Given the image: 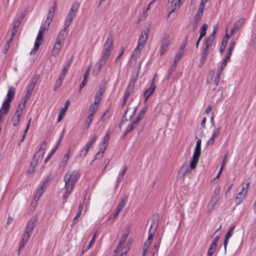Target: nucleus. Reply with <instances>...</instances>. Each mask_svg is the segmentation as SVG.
Listing matches in <instances>:
<instances>
[{
	"label": "nucleus",
	"instance_id": "nucleus-1",
	"mask_svg": "<svg viewBox=\"0 0 256 256\" xmlns=\"http://www.w3.org/2000/svg\"><path fill=\"white\" fill-rule=\"evenodd\" d=\"M113 36L110 34L108 36L106 42H104L103 46V48L101 52L102 56L100 58L106 61L107 60L111 53V49L113 46Z\"/></svg>",
	"mask_w": 256,
	"mask_h": 256
},
{
	"label": "nucleus",
	"instance_id": "nucleus-2",
	"mask_svg": "<svg viewBox=\"0 0 256 256\" xmlns=\"http://www.w3.org/2000/svg\"><path fill=\"white\" fill-rule=\"evenodd\" d=\"M15 94V88L12 86L8 88L6 98L4 101L0 110L4 114H6L9 111L10 102H12Z\"/></svg>",
	"mask_w": 256,
	"mask_h": 256
},
{
	"label": "nucleus",
	"instance_id": "nucleus-3",
	"mask_svg": "<svg viewBox=\"0 0 256 256\" xmlns=\"http://www.w3.org/2000/svg\"><path fill=\"white\" fill-rule=\"evenodd\" d=\"M218 26L215 24L214 26V30L212 34H210L208 38H207L204 42V45L202 48V54H208V48L212 46L213 42L214 40L215 34L216 33V30Z\"/></svg>",
	"mask_w": 256,
	"mask_h": 256
},
{
	"label": "nucleus",
	"instance_id": "nucleus-4",
	"mask_svg": "<svg viewBox=\"0 0 256 256\" xmlns=\"http://www.w3.org/2000/svg\"><path fill=\"white\" fill-rule=\"evenodd\" d=\"M80 4V3L78 2H74L72 4L70 9L66 16L64 22V26H66V28H68L70 26L72 20L76 16V12L79 8Z\"/></svg>",
	"mask_w": 256,
	"mask_h": 256
},
{
	"label": "nucleus",
	"instance_id": "nucleus-5",
	"mask_svg": "<svg viewBox=\"0 0 256 256\" xmlns=\"http://www.w3.org/2000/svg\"><path fill=\"white\" fill-rule=\"evenodd\" d=\"M200 146L201 140L200 138H198L196 143V146L192 156V158L190 162V168L192 169H195L198 163L201 154Z\"/></svg>",
	"mask_w": 256,
	"mask_h": 256
},
{
	"label": "nucleus",
	"instance_id": "nucleus-6",
	"mask_svg": "<svg viewBox=\"0 0 256 256\" xmlns=\"http://www.w3.org/2000/svg\"><path fill=\"white\" fill-rule=\"evenodd\" d=\"M37 221V216H34L28 222L22 236L30 238L33 232L34 228L36 226Z\"/></svg>",
	"mask_w": 256,
	"mask_h": 256
},
{
	"label": "nucleus",
	"instance_id": "nucleus-7",
	"mask_svg": "<svg viewBox=\"0 0 256 256\" xmlns=\"http://www.w3.org/2000/svg\"><path fill=\"white\" fill-rule=\"evenodd\" d=\"M72 174L71 172H66L65 176H64V189L66 190V192H64L62 198L64 200V202H65L66 199L70 196V194L73 190L74 186H70V180L72 178Z\"/></svg>",
	"mask_w": 256,
	"mask_h": 256
},
{
	"label": "nucleus",
	"instance_id": "nucleus-8",
	"mask_svg": "<svg viewBox=\"0 0 256 256\" xmlns=\"http://www.w3.org/2000/svg\"><path fill=\"white\" fill-rule=\"evenodd\" d=\"M38 76L35 75L34 78L30 82L28 87L27 92L24 98V100H23L22 104H25L26 101L30 98L38 82Z\"/></svg>",
	"mask_w": 256,
	"mask_h": 256
},
{
	"label": "nucleus",
	"instance_id": "nucleus-9",
	"mask_svg": "<svg viewBox=\"0 0 256 256\" xmlns=\"http://www.w3.org/2000/svg\"><path fill=\"white\" fill-rule=\"evenodd\" d=\"M25 106L26 105L24 104H22V105H21L20 104H19L18 106V109L16 110L12 118V122L14 126H16L18 125L20 120V116H22V110L24 108Z\"/></svg>",
	"mask_w": 256,
	"mask_h": 256
},
{
	"label": "nucleus",
	"instance_id": "nucleus-10",
	"mask_svg": "<svg viewBox=\"0 0 256 256\" xmlns=\"http://www.w3.org/2000/svg\"><path fill=\"white\" fill-rule=\"evenodd\" d=\"M170 44V37L167 34H165L162 40L160 46V54L163 55L168 51Z\"/></svg>",
	"mask_w": 256,
	"mask_h": 256
},
{
	"label": "nucleus",
	"instance_id": "nucleus-11",
	"mask_svg": "<svg viewBox=\"0 0 256 256\" xmlns=\"http://www.w3.org/2000/svg\"><path fill=\"white\" fill-rule=\"evenodd\" d=\"M44 152L42 150H38L36 154L34 156L33 160L30 163L31 167L32 168V172H34V168L37 166L38 163L42 162Z\"/></svg>",
	"mask_w": 256,
	"mask_h": 256
},
{
	"label": "nucleus",
	"instance_id": "nucleus-12",
	"mask_svg": "<svg viewBox=\"0 0 256 256\" xmlns=\"http://www.w3.org/2000/svg\"><path fill=\"white\" fill-rule=\"evenodd\" d=\"M159 220L160 216L158 214H155L152 215L151 226L149 230L156 232L158 226Z\"/></svg>",
	"mask_w": 256,
	"mask_h": 256
},
{
	"label": "nucleus",
	"instance_id": "nucleus-13",
	"mask_svg": "<svg viewBox=\"0 0 256 256\" xmlns=\"http://www.w3.org/2000/svg\"><path fill=\"white\" fill-rule=\"evenodd\" d=\"M63 45V43L56 41L51 52L52 56L55 57L57 56L59 54Z\"/></svg>",
	"mask_w": 256,
	"mask_h": 256
},
{
	"label": "nucleus",
	"instance_id": "nucleus-14",
	"mask_svg": "<svg viewBox=\"0 0 256 256\" xmlns=\"http://www.w3.org/2000/svg\"><path fill=\"white\" fill-rule=\"evenodd\" d=\"M67 172H71V174H72V178L70 180V184L73 186H75L76 183L77 182L78 179L79 178L80 176V173L78 171L73 172V171H70V170L68 171Z\"/></svg>",
	"mask_w": 256,
	"mask_h": 256
},
{
	"label": "nucleus",
	"instance_id": "nucleus-15",
	"mask_svg": "<svg viewBox=\"0 0 256 256\" xmlns=\"http://www.w3.org/2000/svg\"><path fill=\"white\" fill-rule=\"evenodd\" d=\"M236 45V42H230L229 45V47L227 52V54L226 56L224 58V62L222 64H224L225 66L226 65V64L230 58V57L232 55V52L234 48V46Z\"/></svg>",
	"mask_w": 256,
	"mask_h": 256
},
{
	"label": "nucleus",
	"instance_id": "nucleus-16",
	"mask_svg": "<svg viewBox=\"0 0 256 256\" xmlns=\"http://www.w3.org/2000/svg\"><path fill=\"white\" fill-rule=\"evenodd\" d=\"M67 28H66V26H64V29L60 32L56 41L64 44V41L67 37L68 34Z\"/></svg>",
	"mask_w": 256,
	"mask_h": 256
},
{
	"label": "nucleus",
	"instance_id": "nucleus-17",
	"mask_svg": "<svg viewBox=\"0 0 256 256\" xmlns=\"http://www.w3.org/2000/svg\"><path fill=\"white\" fill-rule=\"evenodd\" d=\"M104 91L105 89L102 86L100 87L98 91L95 94L94 104H98Z\"/></svg>",
	"mask_w": 256,
	"mask_h": 256
},
{
	"label": "nucleus",
	"instance_id": "nucleus-18",
	"mask_svg": "<svg viewBox=\"0 0 256 256\" xmlns=\"http://www.w3.org/2000/svg\"><path fill=\"white\" fill-rule=\"evenodd\" d=\"M106 61L101 58L99 60L98 65L96 66L92 70V74L94 76H97L98 74L102 69V67L106 64Z\"/></svg>",
	"mask_w": 256,
	"mask_h": 256
},
{
	"label": "nucleus",
	"instance_id": "nucleus-19",
	"mask_svg": "<svg viewBox=\"0 0 256 256\" xmlns=\"http://www.w3.org/2000/svg\"><path fill=\"white\" fill-rule=\"evenodd\" d=\"M149 32V30L147 31L145 30L144 33H142L140 36L138 40V45H140V46L144 47V44L148 38V34Z\"/></svg>",
	"mask_w": 256,
	"mask_h": 256
},
{
	"label": "nucleus",
	"instance_id": "nucleus-20",
	"mask_svg": "<svg viewBox=\"0 0 256 256\" xmlns=\"http://www.w3.org/2000/svg\"><path fill=\"white\" fill-rule=\"evenodd\" d=\"M138 71L137 70H134L130 76V80L128 86L134 88V84L138 78Z\"/></svg>",
	"mask_w": 256,
	"mask_h": 256
},
{
	"label": "nucleus",
	"instance_id": "nucleus-21",
	"mask_svg": "<svg viewBox=\"0 0 256 256\" xmlns=\"http://www.w3.org/2000/svg\"><path fill=\"white\" fill-rule=\"evenodd\" d=\"M204 8V6H203L201 5L199 6L198 10L196 12V14L195 16L194 20V23L196 24H198L202 16Z\"/></svg>",
	"mask_w": 256,
	"mask_h": 256
},
{
	"label": "nucleus",
	"instance_id": "nucleus-22",
	"mask_svg": "<svg viewBox=\"0 0 256 256\" xmlns=\"http://www.w3.org/2000/svg\"><path fill=\"white\" fill-rule=\"evenodd\" d=\"M244 190V188L243 187L242 190L238 192V194L235 198L234 202L236 205L239 204L241 203V202L244 199L245 196L246 195V191L245 192H243Z\"/></svg>",
	"mask_w": 256,
	"mask_h": 256
},
{
	"label": "nucleus",
	"instance_id": "nucleus-23",
	"mask_svg": "<svg viewBox=\"0 0 256 256\" xmlns=\"http://www.w3.org/2000/svg\"><path fill=\"white\" fill-rule=\"evenodd\" d=\"M156 88V86H150L149 88H146L144 93V97L145 98V102L147 101L148 98L151 96L154 93Z\"/></svg>",
	"mask_w": 256,
	"mask_h": 256
},
{
	"label": "nucleus",
	"instance_id": "nucleus-24",
	"mask_svg": "<svg viewBox=\"0 0 256 256\" xmlns=\"http://www.w3.org/2000/svg\"><path fill=\"white\" fill-rule=\"evenodd\" d=\"M221 130V126H219L216 129L214 132L213 134L211 136V138H210V140L208 142V144H212L216 136H218L220 133V130Z\"/></svg>",
	"mask_w": 256,
	"mask_h": 256
},
{
	"label": "nucleus",
	"instance_id": "nucleus-25",
	"mask_svg": "<svg viewBox=\"0 0 256 256\" xmlns=\"http://www.w3.org/2000/svg\"><path fill=\"white\" fill-rule=\"evenodd\" d=\"M143 47L140 45H138L136 48L133 51V54L132 56V60L136 61L138 57L140 56V52Z\"/></svg>",
	"mask_w": 256,
	"mask_h": 256
},
{
	"label": "nucleus",
	"instance_id": "nucleus-26",
	"mask_svg": "<svg viewBox=\"0 0 256 256\" xmlns=\"http://www.w3.org/2000/svg\"><path fill=\"white\" fill-rule=\"evenodd\" d=\"M246 22V19L244 18H240L238 20L236 21L234 24V27L236 30L238 31L242 28L244 26Z\"/></svg>",
	"mask_w": 256,
	"mask_h": 256
},
{
	"label": "nucleus",
	"instance_id": "nucleus-27",
	"mask_svg": "<svg viewBox=\"0 0 256 256\" xmlns=\"http://www.w3.org/2000/svg\"><path fill=\"white\" fill-rule=\"evenodd\" d=\"M154 234V232H150V230H149L148 238L146 242H145V243L144 244V248L148 249V248H149L152 243Z\"/></svg>",
	"mask_w": 256,
	"mask_h": 256
},
{
	"label": "nucleus",
	"instance_id": "nucleus-28",
	"mask_svg": "<svg viewBox=\"0 0 256 256\" xmlns=\"http://www.w3.org/2000/svg\"><path fill=\"white\" fill-rule=\"evenodd\" d=\"M90 71V68H89L87 70L84 72V78L82 83L80 84V92L81 91L82 88L85 86L88 82V78Z\"/></svg>",
	"mask_w": 256,
	"mask_h": 256
},
{
	"label": "nucleus",
	"instance_id": "nucleus-29",
	"mask_svg": "<svg viewBox=\"0 0 256 256\" xmlns=\"http://www.w3.org/2000/svg\"><path fill=\"white\" fill-rule=\"evenodd\" d=\"M220 186L216 187L214 190V194L210 200V202H212L213 205H214L218 201V198L217 196L220 194Z\"/></svg>",
	"mask_w": 256,
	"mask_h": 256
},
{
	"label": "nucleus",
	"instance_id": "nucleus-30",
	"mask_svg": "<svg viewBox=\"0 0 256 256\" xmlns=\"http://www.w3.org/2000/svg\"><path fill=\"white\" fill-rule=\"evenodd\" d=\"M147 108H148V107L146 106H145L144 108H142L140 110V111L138 113L136 118L134 120V124H138L140 120L142 118L143 116L146 114Z\"/></svg>",
	"mask_w": 256,
	"mask_h": 256
},
{
	"label": "nucleus",
	"instance_id": "nucleus-31",
	"mask_svg": "<svg viewBox=\"0 0 256 256\" xmlns=\"http://www.w3.org/2000/svg\"><path fill=\"white\" fill-rule=\"evenodd\" d=\"M82 210H83V204L80 203L78 205L77 214L72 220V222L73 225L75 224L77 222L78 218L80 217V216L81 215Z\"/></svg>",
	"mask_w": 256,
	"mask_h": 256
},
{
	"label": "nucleus",
	"instance_id": "nucleus-32",
	"mask_svg": "<svg viewBox=\"0 0 256 256\" xmlns=\"http://www.w3.org/2000/svg\"><path fill=\"white\" fill-rule=\"evenodd\" d=\"M190 168V166L189 167V166L186 164H184L180 170V173L182 174V176H184V175H186L187 174H190L191 172V170H192Z\"/></svg>",
	"mask_w": 256,
	"mask_h": 256
},
{
	"label": "nucleus",
	"instance_id": "nucleus-33",
	"mask_svg": "<svg viewBox=\"0 0 256 256\" xmlns=\"http://www.w3.org/2000/svg\"><path fill=\"white\" fill-rule=\"evenodd\" d=\"M183 2H182V0H181V2H178V0H177L173 4H170L171 10L168 14V16L172 12L178 10L180 8V6L181 4Z\"/></svg>",
	"mask_w": 256,
	"mask_h": 256
},
{
	"label": "nucleus",
	"instance_id": "nucleus-34",
	"mask_svg": "<svg viewBox=\"0 0 256 256\" xmlns=\"http://www.w3.org/2000/svg\"><path fill=\"white\" fill-rule=\"evenodd\" d=\"M98 108V104H92L90 106V110L88 111V115L91 116L92 117L94 116L96 110Z\"/></svg>",
	"mask_w": 256,
	"mask_h": 256
},
{
	"label": "nucleus",
	"instance_id": "nucleus-35",
	"mask_svg": "<svg viewBox=\"0 0 256 256\" xmlns=\"http://www.w3.org/2000/svg\"><path fill=\"white\" fill-rule=\"evenodd\" d=\"M94 119V117L88 115L86 118L84 123V124L83 128L84 130H88L92 123V120Z\"/></svg>",
	"mask_w": 256,
	"mask_h": 256
},
{
	"label": "nucleus",
	"instance_id": "nucleus-36",
	"mask_svg": "<svg viewBox=\"0 0 256 256\" xmlns=\"http://www.w3.org/2000/svg\"><path fill=\"white\" fill-rule=\"evenodd\" d=\"M161 240H162V237L160 236H156L154 244L153 246V248H155V250H158L160 246L161 243Z\"/></svg>",
	"mask_w": 256,
	"mask_h": 256
},
{
	"label": "nucleus",
	"instance_id": "nucleus-37",
	"mask_svg": "<svg viewBox=\"0 0 256 256\" xmlns=\"http://www.w3.org/2000/svg\"><path fill=\"white\" fill-rule=\"evenodd\" d=\"M42 40H37V39L36 38L34 48L30 52V54H32L33 53L34 54L38 50L40 45L42 44Z\"/></svg>",
	"mask_w": 256,
	"mask_h": 256
},
{
	"label": "nucleus",
	"instance_id": "nucleus-38",
	"mask_svg": "<svg viewBox=\"0 0 256 256\" xmlns=\"http://www.w3.org/2000/svg\"><path fill=\"white\" fill-rule=\"evenodd\" d=\"M216 248V246L214 245H212V244H210V246L208 249L206 256H212V254L215 252Z\"/></svg>",
	"mask_w": 256,
	"mask_h": 256
},
{
	"label": "nucleus",
	"instance_id": "nucleus-39",
	"mask_svg": "<svg viewBox=\"0 0 256 256\" xmlns=\"http://www.w3.org/2000/svg\"><path fill=\"white\" fill-rule=\"evenodd\" d=\"M96 236V233H95L94 234V236H92V238L91 240L89 242L88 246L86 247L84 250V249L82 250V253H84V252H86L88 249H90L91 247L92 246L95 242Z\"/></svg>",
	"mask_w": 256,
	"mask_h": 256
},
{
	"label": "nucleus",
	"instance_id": "nucleus-40",
	"mask_svg": "<svg viewBox=\"0 0 256 256\" xmlns=\"http://www.w3.org/2000/svg\"><path fill=\"white\" fill-rule=\"evenodd\" d=\"M66 111V110L62 108L58 112V122H60L62 120Z\"/></svg>",
	"mask_w": 256,
	"mask_h": 256
},
{
	"label": "nucleus",
	"instance_id": "nucleus-41",
	"mask_svg": "<svg viewBox=\"0 0 256 256\" xmlns=\"http://www.w3.org/2000/svg\"><path fill=\"white\" fill-rule=\"evenodd\" d=\"M235 228V226L234 225H232L230 226V230H228V232L226 233V238L230 239V238L232 236L234 233V230Z\"/></svg>",
	"mask_w": 256,
	"mask_h": 256
},
{
	"label": "nucleus",
	"instance_id": "nucleus-42",
	"mask_svg": "<svg viewBox=\"0 0 256 256\" xmlns=\"http://www.w3.org/2000/svg\"><path fill=\"white\" fill-rule=\"evenodd\" d=\"M182 54L183 52H182V50H178V53L175 55L174 61V64H176L180 60Z\"/></svg>",
	"mask_w": 256,
	"mask_h": 256
},
{
	"label": "nucleus",
	"instance_id": "nucleus-43",
	"mask_svg": "<svg viewBox=\"0 0 256 256\" xmlns=\"http://www.w3.org/2000/svg\"><path fill=\"white\" fill-rule=\"evenodd\" d=\"M29 238L22 236V240L20 242V244L19 246V250L22 248L25 244L28 242ZM20 251L18 252V253Z\"/></svg>",
	"mask_w": 256,
	"mask_h": 256
},
{
	"label": "nucleus",
	"instance_id": "nucleus-44",
	"mask_svg": "<svg viewBox=\"0 0 256 256\" xmlns=\"http://www.w3.org/2000/svg\"><path fill=\"white\" fill-rule=\"evenodd\" d=\"M29 238L22 236V240L20 242V244L19 246V250L22 248L25 244L28 242ZM20 251L18 252V253Z\"/></svg>",
	"mask_w": 256,
	"mask_h": 256
},
{
	"label": "nucleus",
	"instance_id": "nucleus-45",
	"mask_svg": "<svg viewBox=\"0 0 256 256\" xmlns=\"http://www.w3.org/2000/svg\"><path fill=\"white\" fill-rule=\"evenodd\" d=\"M228 44L227 40H223L222 42V45L220 46V52L222 53L224 50L226 48V46Z\"/></svg>",
	"mask_w": 256,
	"mask_h": 256
},
{
	"label": "nucleus",
	"instance_id": "nucleus-46",
	"mask_svg": "<svg viewBox=\"0 0 256 256\" xmlns=\"http://www.w3.org/2000/svg\"><path fill=\"white\" fill-rule=\"evenodd\" d=\"M208 28V24L206 23L204 24L203 26L200 28V34L202 35L205 36L206 34V31Z\"/></svg>",
	"mask_w": 256,
	"mask_h": 256
},
{
	"label": "nucleus",
	"instance_id": "nucleus-47",
	"mask_svg": "<svg viewBox=\"0 0 256 256\" xmlns=\"http://www.w3.org/2000/svg\"><path fill=\"white\" fill-rule=\"evenodd\" d=\"M88 150H88V149H86L84 147L80 150V152L79 155V156L80 158H84L88 154Z\"/></svg>",
	"mask_w": 256,
	"mask_h": 256
},
{
	"label": "nucleus",
	"instance_id": "nucleus-48",
	"mask_svg": "<svg viewBox=\"0 0 256 256\" xmlns=\"http://www.w3.org/2000/svg\"><path fill=\"white\" fill-rule=\"evenodd\" d=\"M12 41V39H10V40L6 42V44L5 45L4 48L2 49V52L4 54H6L8 50L10 48V44Z\"/></svg>",
	"mask_w": 256,
	"mask_h": 256
},
{
	"label": "nucleus",
	"instance_id": "nucleus-49",
	"mask_svg": "<svg viewBox=\"0 0 256 256\" xmlns=\"http://www.w3.org/2000/svg\"><path fill=\"white\" fill-rule=\"evenodd\" d=\"M207 56H208V54H201V58H200V60L201 64L200 65V66H202L204 65V62L206 61Z\"/></svg>",
	"mask_w": 256,
	"mask_h": 256
},
{
	"label": "nucleus",
	"instance_id": "nucleus-50",
	"mask_svg": "<svg viewBox=\"0 0 256 256\" xmlns=\"http://www.w3.org/2000/svg\"><path fill=\"white\" fill-rule=\"evenodd\" d=\"M137 124H134V120L130 124V125L127 128L126 130H127V132H130L131 131H132L134 129V128H136V125Z\"/></svg>",
	"mask_w": 256,
	"mask_h": 256
},
{
	"label": "nucleus",
	"instance_id": "nucleus-51",
	"mask_svg": "<svg viewBox=\"0 0 256 256\" xmlns=\"http://www.w3.org/2000/svg\"><path fill=\"white\" fill-rule=\"evenodd\" d=\"M176 64H173L171 66L170 70L168 72V78L172 74L173 72L176 70Z\"/></svg>",
	"mask_w": 256,
	"mask_h": 256
},
{
	"label": "nucleus",
	"instance_id": "nucleus-52",
	"mask_svg": "<svg viewBox=\"0 0 256 256\" xmlns=\"http://www.w3.org/2000/svg\"><path fill=\"white\" fill-rule=\"evenodd\" d=\"M44 33V32L42 31V30H39L38 34L36 37L37 40H43V34Z\"/></svg>",
	"mask_w": 256,
	"mask_h": 256
},
{
	"label": "nucleus",
	"instance_id": "nucleus-53",
	"mask_svg": "<svg viewBox=\"0 0 256 256\" xmlns=\"http://www.w3.org/2000/svg\"><path fill=\"white\" fill-rule=\"evenodd\" d=\"M70 149L68 150L67 152L65 154L63 160L62 162L64 163V164H66L68 158L70 156Z\"/></svg>",
	"mask_w": 256,
	"mask_h": 256
},
{
	"label": "nucleus",
	"instance_id": "nucleus-54",
	"mask_svg": "<svg viewBox=\"0 0 256 256\" xmlns=\"http://www.w3.org/2000/svg\"><path fill=\"white\" fill-rule=\"evenodd\" d=\"M188 36H187L185 40L183 42L182 44L181 47L180 48L179 50H180V51L182 50V52H183L184 48H185V47L188 44Z\"/></svg>",
	"mask_w": 256,
	"mask_h": 256
},
{
	"label": "nucleus",
	"instance_id": "nucleus-55",
	"mask_svg": "<svg viewBox=\"0 0 256 256\" xmlns=\"http://www.w3.org/2000/svg\"><path fill=\"white\" fill-rule=\"evenodd\" d=\"M48 184H49V180H46L42 184L40 188H41L42 189L45 190L46 187L48 186Z\"/></svg>",
	"mask_w": 256,
	"mask_h": 256
},
{
	"label": "nucleus",
	"instance_id": "nucleus-56",
	"mask_svg": "<svg viewBox=\"0 0 256 256\" xmlns=\"http://www.w3.org/2000/svg\"><path fill=\"white\" fill-rule=\"evenodd\" d=\"M226 66H225L224 64H222L219 69L218 70L216 74L220 76L222 72L224 70Z\"/></svg>",
	"mask_w": 256,
	"mask_h": 256
},
{
	"label": "nucleus",
	"instance_id": "nucleus-57",
	"mask_svg": "<svg viewBox=\"0 0 256 256\" xmlns=\"http://www.w3.org/2000/svg\"><path fill=\"white\" fill-rule=\"evenodd\" d=\"M128 196H124V197L122 199L120 203L119 204L122 206H124L127 201H128Z\"/></svg>",
	"mask_w": 256,
	"mask_h": 256
},
{
	"label": "nucleus",
	"instance_id": "nucleus-58",
	"mask_svg": "<svg viewBox=\"0 0 256 256\" xmlns=\"http://www.w3.org/2000/svg\"><path fill=\"white\" fill-rule=\"evenodd\" d=\"M109 140V134H107L103 138L102 144L108 145V141Z\"/></svg>",
	"mask_w": 256,
	"mask_h": 256
},
{
	"label": "nucleus",
	"instance_id": "nucleus-59",
	"mask_svg": "<svg viewBox=\"0 0 256 256\" xmlns=\"http://www.w3.org/2000/svg\"><path fill=\"white\" fill-rule=\"evenodd\" d=\"M72 62V60L70 59V60H68L66 64L64 65L63 68L68 70L71 66Z\"/></svg>",
	"mask_w": 256,
	"mask_h": 256
},
{
	"label": "nucleus",
	"instance_id": "nucleus-60",
	"mask_svg": "<svg viewBox=\"0 0 256 256\" xmlns=\"http://www.w3.org/2000/svg\"><path fill=\"white\" fill-rule=\"evenodd\" d=\"M228 156V154H226L224 156L223 159H222V163L221 164L222 168H224V166L226 163Z\"/></svg>",
	"mask_w": 256,
	"mask_h": 256
},
{
	"label": "nucleus",
	"instance_id": "nucleus-61",
	"mask_svg": "<svg viewBox=\"0 0 256 256\" xmlns=\"http://www.w3.org/2000/svg\"><path fill=\"white\" fill-rule=\"evenodd\" d=\"M128 237V234H126L125 235L122 236L120 238V241L119 242V244L122 245L124 243L126 240V239Z\"/></svg>",
	"mask_w": 256,
	"mask_h": 256
},
{
	"label": "nucleus",
	"instance_id": "nucleus-62",
	"mask_svg": "<svg viewBox=\"0 0 256 256\" xmlns=\"http://www.w3.org/2000/svg\"><path fill=\"white\" fill-rule=\"evenodd\" d=\"M119 214V212H118L117 211H116V212H114V213H113L110 216V218H109V220H111L112 222L114 220V218L117 216H118V214Z\"/></svg>",
	"mask_w": 256,
	"mask_h": 256
},
{
	"label": "nucleus",
	"instance_id": "nucleus-63",
	"mask_svg": "<svg viewBox=\"0 0 256 256\" xmlns=\"http://www.w3.org/2000/svg\"><path fill=\"white\" fill-rule=\"evenodd\" d=\"M64 78L58 76V79L56 80L55 84H56L58 86H60L62 82V81L64 80Z\"/></svg>",
	"mask_w": 256,
	"mask_h": 256
},
{
	"label": "nucleus",
	"instance_id": "nucleus-64",
	"mask_svg": "<svg viewBox=\"0 0 256 256\" xmlns=\"http://www.w3.org/2000/svg\"><path fill=\"white\" fill-rule=\"evenodd\" d=\"M106 146H107L106 145H104V144H102L101 146H100V150H99V151L98 152H102V154H104L106 150Z\"/></svg>",
	"mask_w": 256,
	"mask_h": 256
}]
</instances>
